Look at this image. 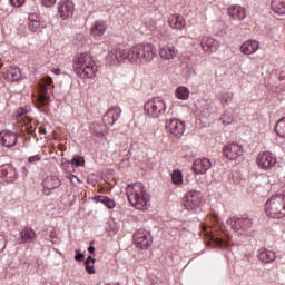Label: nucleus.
<instances>
[{
	"instance_id": "1",
	"label": "nucleus",
	"mask_w": 285,
	"mask_h": 285,
	"mask_svg": "<svg viewBox=\"0 0 285 285\" xmlns=\"http://www.w3.org/2000/svg\"><path fill=\"white\" fill-rule=\"evenodd\" d=\"M202 230L205 237L218 248H230L233 246L230 234L224 230L217 214L214 213L207 217V225H203Z\"/></svg>"
},
{
	"instance_id": "2",
	"label": "nucleus",
	"mask_w": 285,
	"mask_h": 285,
	"mask_svg": "<svg viewBox=\"0 0 285 285\" xmlns=\"http://www.w3.org/2000/svg\"><path fill=\"white\" fill-rule=\"evenodd\" d=\"M72 68L79 79H95L97 77V65L88 52L77 55L73 58Z\"/></svg>"
},
{
	"instance_id": "3",
	"label": "nucleus",
	"mask_w": 285,
	"mask_h": 285,
	"mask_svg": "<svg viewBox=\"0 0 285 285\" xmlns=\"http://www.w3.org/2000/svg\"><path fill=\"white\" fill-rule=\"evenodd\" d=\"M126 190L131 206H134V208L137 210H146L150 198L148 193H146V187H144V184L136 183L134 185H129Z\"/></svg>"
},
{
	"instance_id": "4",
	"label": "nucleus",
	"mask_w": 285,
	"mask_h": 285,
	"mask_svg": "<svg viewBox=\"0 0 285 285\" xmlns=\"http://www.w3.org/2000/svg\"><path fill=\"white\" fill-rule=\"evenodd\" d=\"M157 55V49L151 43L136 45L129 49L130 63H150Z\"/></svg>"
},
{
	"instance_id": "5",
	"label": "nucleus",
	"mask_w": 285,
	"mask_h": 285,
	"mask_svg": "<svg viewBox=\"0 0 285 285\" xmlns=\"http://www.w3.org/2000/svg\"><path fill=\"white\" fill-rule=\"evenodd\" d=\"M265 213L272 219H284L285 217V194H277L265 203Z\"/></svg>"
},
{
	"instance_id": "6",
	"label": "nucleus",
	"mask_w": 285,
	"mask_h": 285,
	"mask_svg": "<svg viewBox=\"0 0 285 285\" xmlns=\"http://www.w3.org/2000/svg\"><path fill=\"white\" fill-rule=\"evenodd\" d=\"M48 86H52V78L47 76L42 79V82L38 86V96L36 98V108L39 109L40 112H48V108L50 107V96L48 95Z\"/></svg>"
},
{
	"instance_id": "7",
	"label": "nucleus",
	"mask_w": 285,
	"mask_h": 285,
	"mask_svg": "<svg viewBox=\"0 0 285 285\" xmlns=\"http://www.w3.org/2000/svg\"><path fill=\"white\" fill-rule=\"evenodd\" d=\"M144 110L145 115L150 117V119H159V117H164V115H166L168 105H166V100H164V98L154 97L145 102Z\"/></svg>"
},
{
	"instance_id": "8",
	"label": "nucleus",
	"mask_w": 285,
	"mask_h": 285,
	"mask_svg": "<svg viewBox=\"0 0 285 285\" xmlns=\"http://www.w3.org/2000/svg\"><path fill=\"white\" fill-rule=\"evenodd\" d=\"M16 119L18 124H20L22 132L36 136L35 132H37V126L39 122L28 116V109L19 108L16 112Z\"/></svg>"
},
{
	"instance_id": "9",
	"label": "nucleus",
	"mask_w": 285,
	"mask_h": 285,
	"mask_svg": "<svg viewBox=\"0 0 285 285\" xmlns=\"http://www.w3.org/2000/svg\"><path fill=\"white\" fill-rule=\"evenodd\" d=\"M227 224H229L232 230L239 233V235H246L253 228V219L248 216H234L227 220Z\"/></svg>"
},
{
	"instance_id": "10",
	"label": "nucleus",
	"mask_w": 285,
	"mask_h": 285,
	"mask_svg": "<svg viewBox=\"0 0 285 285\" xmlns=\"http://www.w3.org/2000/svg\"><path fill=\"white\" fill-rule=\"evenodd\" d=\"M256 164L261 170H271L277 164V157L271 151H261L256 157Z\"/></svg>"
},
{
	"instance_id": "11",
	"label": "nucleus",
	"mask_w": 285,
	"mask_h": 285,
	"mask_svg": "<svg viewBox=\"0 0 285 285\" xmlns=\"http://www.w3.org/2000/svg\"><path fill=\"white\" fill-rule=\"evenodd\" d=\"M134 244L137 248L141 250H146V248H150L153 246V236L145 229H138L134 234Z\"/></svg>"
},
{
	"instance_id": "12",
	"label": "nucleus",
	"mask_w": 285,
	"mask_h": 285,
	"mask_svg": "<svg viewBox=\"0 0 285 285\" xmlns=\"http://www.w3.org/2000/svg\"><path fill=\"white\" fill-rule=\"evenodd\" d=\"M223 155L229 161H237L244 155V147L237 142L227 144L223 148Z\"/></svg>"
},
{
	"instance_id": "13",
	"label": "nucleus",
	"mask_w": 285,
	"mask_h": 285,
	"mask_svg": "<svg viewBox=\"0 0 285 285\" xmlns=\"http://www.w3.org/2000/svg\"><path fill=\"white\" fill-rule=\"evenodd\" d=\"M183 204L186 210H197L202 206V193L195 190L187 193Z\"/></svg>"
},
{
	"instance_id": "14",
	"label": "nucleus",
	"mask_w": 285,
	"mask_h": 285,
	"mask_svg": "<svg viewBox=\"0 0 285 285\" xmlns=\"http://www.w3.org/2000/svg\"><path fill=\"white\" fill-rule=\"evenodd\" d=\"M165 128L169 135H174V137H181L186 130V125L177 118H171L166 121Z\"/></svg>"
},
{
	"instance_id": "15",
	"label": "nucleus",
	"mask_w": 285,
	"mask_h": 285,
	"mask_svg": "<svg viewBox=\"0 0 285 285\" xmlns=\"http://www.w3.org/2000/svg\"><path fill=\"white\" fill-rule=\"evenodd\" d=\"M107 59L111 61L107 62L108 66H117L119 65V61H124L125 59L130 61L129 49H114L108 53Z\"/></svg>"
},
{
	"instance_id": "16",
	"label": "nucleus",
	"mask_w": 285,
	"mask_h": 285,
	"mask_svg": "<svg viewBox=\"0 0 285 285\" xmlns=\"http://www.w3.org/2000/svg\"><path fill=\"white\" fill-rule=\"evenodd\" d=\"M75 14V3L70 0H62L58 3V16L66 21Z\"/></svg>"
},
{
	"instance_id": "17",
	"label": "nucleus",
	"mask_w": 285,
	"mask_h": 285,
	"mask_svg": "<svg viewBox=\"0 0 285 285\" xmlns=\"http://www.w3.org/2000/svg\"><path fill=\"white\" fill-rule=\"evenodd\" d=\"M213 166V163H210V159L208 158H197L191 166L193 173L195 175H206L208 170H210V167Z\"/></svg>"
},
{
	"instance_id": "18",
	"label": "nucleus",
	"mask_w": 285,
	"mask_h": 285,
	"mask_svg": "<svg viewBox=\"0 0 285 285\" xmlns=\"http://www.w3.org/2000/svg\"><path fill=\"white\" fill-rule=\"evenodd\" d=\"M159 57L164 61H173V59H177V56L179 55V50L173 45H165L159 47L158 49Z\"/></svg>"
},
{
	"instance_id": "19",
	"label": "nucleus",
	"mask_w": 285,
	"mask_h": 285,
	"mask_svg": "<svg viewBox=\"0 0 285 285\" xmlns=\"http://www.w3.org/2000/svg\"><path fill=\"white\" fill-rule=\"evenodd\" d=\"M19 139V136H17V132L11 130H2L0 132V144L4 146V148H12L17 146V140Z\"/></svg>"
},
{
	"instance_id": "20",
	"label": "nucleus",
	"mask_w": 285,
	"mask_h": 285,
	"mask_svg": "<svg viewBox=\"0 0 285 285\" xmlns=\"http://www.w3.org/2000/svg\"><path fill=\"white\" fill-rule=\"evenodd\" d=\"M119 117H121V108L111 107L107 110V112L102 117L104 125L115 126V121H119Z\"/></svg>"
},
{
	"instance_id": "21",
	"label": "nucleus",
	"mask_w": 285,
	"mask_h": 285,
	"mask_svg": "<svg viewBox=\"0 0 285 285\" xmlns=\"http://www.w3.org/2000/svg\"><path fill=\"white\" fill-rule=\"evenodd\" d=\"M200 46L202 50L207 55H213V52H217V50H219V42L210 36L204 37L200 41Z\"/></svg>"
},
{
	"instance_id": "22",
	"label": "nucleus",
	"mask_w": 285,
	"mask_h": 285,
	"mask_svg": "<svg viewBox=\"0 0 285 285\" xmlns=\"http://www.w3.org/2000/svg\"><path fill=\"white\" fill-rule=\"evenodd\" d=\"M46 28V22L37 13L29 14V29L31 32H41Z\"/></svg>"
},
{
	"instance_id": "23",
	"label": "nucleus",
	"mask_w": 285,
	"mask_h": 285,
	"mask_svg": "<svg viewBox=\"0 0 285 285\" xmlns=\"http://www.w3.org/2000/svg\"><path fill=\"white\" fill-rule=\"evenodd\" d=\"M0 179H3L4 181H12L13 179H17V169L14 166L10 164L0 166Z\"/></svg>"
},
{
	"instance_id": "24",
	"label": "nucleus",
	"mask_w": 285,
	"mask_h": 285,
	"mask_svg": "<svg viewBox=\"0 0 285 285\" xmlns=\"http://www.w3.org/2000/svg\"><path fill=\"white\" fill-rule=\"evenodd\" d=\"M227 14L234 21H244L246 19V9L242 6H230L227 8Z\"/></svg>"
},
{
	"instance_id": "25",
	"label": "nucleus",
	"mask_w": 285,
	"mask_h": 285,
	"mask_svg": "<svg viewBox=\"0 0 285 285\" xmlns=\"http://www.w3.org/2000/svg\"><path fill=\"white\" fill-rule=\"evenodd\" d=\"M257 258L259 262H263V264H273V262L277 259V254L271 249L261 248L257 252Z\"/></svg>"
},
{
	"instance_id": "26",
	"label": "nucleus",
	"mask_w": 285,
	"mask_h": 285,
	"mask_svg": "<svg viewBox=\"0 0 285 285\" xmlns=\"http://www.w3.org/2000/svg\"><path fill=\"white\" fill-rule=\"evenodd\" d=\"M19 237L18 244H30L37 239V233H35L32 228L26 227L22 232H20Z\"/></svg>"
},
{
	"instance_id": "27",
	"label": "nucleus",
	"mask_w": 285,
	"mask_h": 285,
	"mask_svg": "<svg viewBox=\"0 0 285 285\" xmlns=\"http://www.w3.org/2000/svg\"><path fill=\"white\" fill-rule=\"evenodd\" d=\"M168 23L174 30H184L186 28V19L181 14H171L168 18Z\"/></svg>"
},
{
	"instance_id": "28",
	"label": "nucleus",
	"mask_w": 285,
	"mask_h": 285,
	"mask_svg": "<svg viewBox=\"0 0 285 285\" xmlns=\"http://www.w3.org/2000/svg\"><path fill=\"white\" fill-rule=\"evenodd\" d=\"M106 30H108V23L104 20H97L92 24L90 32L94 37H104V35H106Z\"/></svg>"
},
{
	"instance_id": "29",
	"label": "nucleus",
	"mask_w": 285,
	"mask_h": 285,
	"mask_svg": "<svg viewBox=\"0 0 285 285\" xmlns=\"http://www.w3.org/2000/svg\"><path fill=\"white\" fill-rule=\"evenodd\" d=\"M259 50V42L256 40H247L240 46L243 55H255Z\"/></svg>"
},
{
	"instance_id": "30",
	"label": "nucleus",
	"mask_w": 285,
	"mask_h": 285,
	"mask_svg": "<svg viewBox=\"0 0 285 285\" xmlns=\"http://www.w3.org/2000/svg\"><path fill=\"white\" fill-rule=\"evenodd\" d=\"M42 186L45 190H55L61 186V179L57 176H47L42 181Z\"/></svg>"
},
{
	"instance_id": "31",
	"label": "nucleus",
	"mask_w": 285,
	"mask_h": 285,
	"mask_svg": "<svg viewBox=\"0 0 285 285\" xmlns=\"http://www.w3.org/2000/svg\"><path fill=\"white\" fill-rule=\"evenodd\" d=\"M4 79L8 81H19L21 79V70L17 67H9L4 72Z\"/></svg>"
},
{
	"instance_id": "32",
	"label": "nucleus",
	"mask_w": 285,
	"mask_h": 285,
	"mask_svg": "<svg viewBox=\"0 0 285 285\" xmlns=\"http://www.w3.org/2000/svg\"><path fill=\"white\" fill-rule=\"evenodd\" d=\"M94 202H96V204H104V206H106L109 209H112L115 208V206H117V203L112 198H109L108 196L96 195L94 197Z\"/></svg>"
},
{
	"instance_id": "33",
	"label": "nucleus",
	"mask_w": 285,
	"mask_h": 285,
	"mask_svg": "<svg viewBox=\"0 0 285 285\" xmlns=\"http://www.w3.org/2000/svg\"><path fill=\"white\" fill-rule=\"evenodd\" d=\"M75 166L76 168H79V166L83 167L86 166V159H83V157L81 156H73V158L70 161L67 163H62V168L65 170L68 169V166Z\"/></svg>"
},
{
	"instance_id": "34",
	"label": "nucleus",
	"mask_w": 285,
	"mask_h": 285,
	"mask_svg": "<svg viewBox=\"0 0 285 285\" xmlns=\"http://www.w3.org/2000/svg\"><path fill=\"white\" fill-rule=\"evenodd\" d=\"M271 8L276 14H285V0H273Z\"/></svg>"
},
{
	"instance_id": "35",
	"label": "nucleus",
	"mask_w": 285,
	"mask_h": 285,
	"mask_svg": "<svg viewBox=\"0 0 285 285\" xmlns=\"http://www.w3.org/2000/svg\"><path fill=\"white\" fill-rule=\"evenodd\" d=\"M234 94L230 91H223L218 95V100L222 106H228L233 101Z\"/></svg>"
},
{
	"instance_id": "36",
	"label": "nucleus",
	"mask_w": 285,
	"mask_h": 285,
	"mask_svg": "<svg viewBox=\"0 0 285 285\" xmlns=\"http://www.w3.org/2000/svg\"><path fill=\"white\" fill-rule=\"evenodd\" d=\"M176 98L181 99L183 101H186L190 97V90H188L187 87H178L176 89Z\"/></svg>"
},
{
	"instance_id": "37",
	"label": "nucleus",
	"mask_w": 285,
	"mask_h": 285,
	"mask_svg": "<svg viewBox=\"0 0 285 285\" xmlns=\"http://www.w3.org/2000/svg\"><path fill=\"white\" fill-rule=\"evenodd\" d=\"M171 181L175 186H181V184H184V175H181V170L175 169L173 171Z\"/></svg>"
},
{
	"instance_id": "38",
	"label": "nucleus",
	"mask_w": 285,
	"mask_h": 285,
	"mask_svg": "<svg viewBox=\"0 0 285 285\" xmlns=\"http://www.w3.org/2000/svg\"><path fill=\"white\" fill-rule=\"evenodd\" d=\"M275 132L278 137H285V117L279 119L275 126Z\"/></svg>"
},
{
	"instance_id": "39",
	"label": "nucleus",
	"mask_w": 285,
	"mask_h": 285,
	"mask_svg": "<svg viewBox=\"0 0 285 285\" xmlns=\"http://www.w3.org/2000/svg\"><path fill=\"white\" fill-rule=\"evenodd\" d=\"M86 271L89 275H94L95 273V258L92 256H88L87 261L85 262Z\"/></svg>"
},
{
	"instance_id": "40",
	"label": "nucleus",
	"mask_w": 285,
	"mask_h": 285,
	"mask_svg": "<svg viewBox=\"0 0 285 285\" xmlns=\"http://www.w3.org/2000/svg\"><path fill=\"white\" fill-rule=\"evenodd\" d=\"M39 161H41V154H36L27 158V164H29L30 166H37Z\"/></svg>"
},
{
	"instance_id": "41",
	"label": "nucleus",
	"mask_w": 285,
	"mask_h": 285,
	"mask_svg": "<svg viewBox=\"0 0 285 285\" xmlns=\"http://www.w3.org/2000/svg\"><path fill=\"white\" fill-rule=\"evenodd\" d=\"M10 3L13 8H21L26 3V0H10Z\"/></svg>"
},
{
	"instance_id": "42",
	"label": "nucleus",
	"mask_w": 285,
	"mask_h": 285,
	"mask_svg": "<svg viewBox=\"0 0 285 285\" xmlns=\"http://www.w3.org/2000/svg\"><path fill=\"white\" fill-rule=\"evenodd\" d=\"M41 3L45 8H52L57 3V0H41Z\"/></svg>"
},
{
	"instance_id": "43",
	"label": "nucleus",
	"mask_w": 285,
	"mask_h": 285,
	"mask_svg": "<svg viewBox=\"0 0 285 285\" xmlns=\"http://www.w3.org/2000/svg\"><path fill=\"white\" fill-rule=\"evenodd\" d=\"M85 257L86 256L83 254L79 253V250H76V256H75L76 262H83Z\"/></svg>"
},
{
	"instance_id": "44",
	"label": "nucleus",
	"mask_w": 285,
	"mask_h": 285,
	"mask_svg": "<svg viewBox=\"0 0 285 285\" xmlns=\"http://www.w3.org/2000/svg\"><path fill=\"white\" fill-rule=\"evenodd\" d=\"M38 130H39L40 135H46V132H47L45 127H39Z\"/></svg>"
},
{
	"instance_id": "45",
	"label": "nucleus",
	"mask_w": 285,
	"mask_h": 285,
	"mask_svg": "<svg viewBox=\"0 0 285 285\" xmlns=\"http://www.w3.org/2000/svg\"><path fill=\"white\" fill-rule=\"evenodd\" d=\"M52 72H55V75H61V69H53Z\"/></svg>"
},
{
	"instance_id": "46",
	"label": "nucleus",
	"mask_w": 285,
	"mask_h": 285,
	"mask_svg": "<svg viewBox=\"0 0 285 285\" xmlns=\"http://www.w3.org/2000/svg\"><path fill=\"white\" fill-rule=\"evenodd\" d=\"M21 173H23L24 175H28V168L22 167V168H21Z\"/></svg>"
},
{
	"instance_id": "47",
	"label": "nucleus",
	"mask_w": 285,
	"mask_h": 285,
	"mask_svg": "<svg viewBox=\"0 0 285 285\" xmlns=\"http://www.w3.org/2000/svg\"><path fill=\"white\" fill-rule=\"evenodd\" d=\"M88 253H91V254L95 253V248L92 246H89L88 247Z\"/></svg>"
},
{
	"instance_id": "48",
	"label": "nucleus",
	"mask_w": 285,
	"mask_h": 285,
	"mask_svg": "<svg viewBox=\"0 0 285 285\" xmlns=\"http://www.w3.org/2000/svg\"><path fill=\"white\" fill-rule=\"evenodd\" d=\"M223 124H224V126H226V121L225 120H223Z\"/></svg>"
},
{
	"instance_id": "49",
	"label": "nucleus",
	"mask_w": 285,
	"mask_h": 285,
	"mask_svg": "<svg viewBox=\"0 0 285 285\" xmlns=\"http://www.w3.org/2000/svg\"><path fill=\"white\" fill-rule=\"evenodd\" d=\"M98 135H104V132H98Z\"/></svg>"
},
{
	"instance_id": "50",
	"label": "nucleus",
	"mask_w": 285,
	"mask_h": 285,
	"mask_svg": "<svg viewBox=\"0 0 285 285\" xmlns=\"http://www.w3.org/2000/svg\"><path fill=\"white\" fill-rule=\"evenodd\" d=\"M70 181L72 183V177H70Z\"/></svg>"
},
{
	"instance_id": "51",
	"label": "nucleus",
	"mask_w": 285,
	"mask_h": 285,
	"mask_svg": "<svg viewBox=\"0 0 285 285\" xmlns=\"http://www.w3.org/2000/svg\"><path fill=\"white\" fill-rule=\"evenodd\" d=\"M75 179H77V177L76 176H72Z\"/></svg>"
},
{
	"instance_id": "52",
	"label": "nucleus",
	"mask_w": 285,
	"mask_h": 285,
	"mask_svg": "<svg viewBox=\"0 0 285 285\" xmlns=\"http://www.w3.org/2000/svg\"><path fill=\"white\" fill-rule=\"evenodd\" d=\"M0 68H1V65H0Z\"/></svg>"
}]
</instances>
